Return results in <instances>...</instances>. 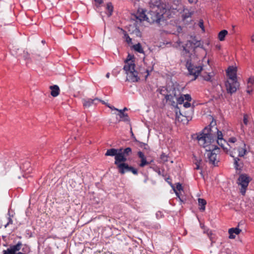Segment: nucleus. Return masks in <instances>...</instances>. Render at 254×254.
I'll return each instance as SVG.
<instances>
[{"label":"nucleus","mask_w":254,"mask_h":254,"mask_svg":"<svg viewBox=\"0 0 254 254\" xmlns=\"http://www.w3.org/2000/svg\"><path fill=\"white\" fill-rule=\"evenodd\" d=\"M215 129L216 130L217 135L216 136L214 137L213 135V131L209 127H205L202 132L199 133L197 137L198 143L201 146L204 148H208L209 147L212 148V146H215L212 144L216 140L217 143L223 147L224 149V143L225 142V140L223 138V135L222 132L219 130L217 128L215 127Z\"/></svg>","instance_id":"obj_1"},{"label":"nucleus","mask_w":254,"mask_h":254,"mask_svg":"<svg viewBox=\"0 0 254 254\" xmlns=\"http://www.w3.org/2000/svg\"><path fill=\"white\" fill-rule=\"evenodd\" d=\"M123 149H119L111 148L108 149L105 153L106 156H115V164L121 174H124L126 172H131L134 175L137 174V170L133 167L129 166L125 162L127 158L122 154Z\"/></svg>","instance_id":"obj_2"},{"label":"nucleus","mask_w":254,"mask_h":254,"mask_svg":"<svg viewBox=\"0 0 254 254\" xmlns=\"http://www.w3.org/2000/svg\"><path fill=\"white\" fill-rule=\"evenodd\" d=\"M228 144L230 147L231 155L237 154L239 157H243L249 152L248 148L245 142L238 139L235 137L229 138Z\"/></svg>","instance_id":"obj_3"},{"label":"nucleus","mask_w":254,"mask_h":254,"mask_svg":"<svg viewBox=\"0 0 254 254\" xmlns=\"http://www.w3.org/2000/svg\"><path fill=\"white\" fill-rule=\"evenodd\" d=\"M134 59L133 56L129 54L125 61L124 66V70L127 74V80L132 82H137L139 79L138 72L135 69Z\"/></svg>","instance_id":"obj_4"},{"label":"nucleus","mask_w":254,"mask_h":254,"mask_svg":"<svg viewBox=\"0 0 254 254\" xmlns=\"http://www.w3.org/2000/svg\"><path fill=\"white\" fill-rule=\"evenodd\" d=\"M150 18H147L146 20L149 23H159L162 20L171 16L170 9L163 7H158L156 11H151L149 13Z\"/></svg>","instance_id":"obj_5"},{"label":"nucleus","mask_w":254,"mask_h":254,"mask_svg":"<svg viewBox=\"0 0 254 254\" xmlns=\"http://www.w3.org/2000/svg\"><path fill=\"white\" fill-rule=\"evenodd\" d=\"M159 93L165 97L167 101L175 103L174 98L177 96L176 90L173 85L161 87L159 89Z\"/></svg>","instance_id":"obj_6"},{"label":"nucleus","mask_w":254,"mask_h":254,"mask_svg":"<svg viewBox=\"0 0 254 254\" xmlns=\"http://www.w3.org/2000/svg\"><path fill=\"white\" fill-rule=\"evenodd\" d=\"M219 152V148H216V146H212V148L209 147V149H206L205 153L206 161L209 163L214 165L217 164L219 162L217 158V154Z\"/></svg>","instance_id":"obj_7"},{"label":"nucleus","mask_w":254,"mask_h":254,"mask_svg":"<svg viewBox=\"0 0 254 254\" xmlns=\"http://www.w3.org/2000/svg\"><path fill=\"white\" fill-rule=\"evenodd\" d=\"M203 65H201L200 64H195L191 60L188 61L186 63V67L190 74L194 76V79L197 78L201 71L203 69Z\"/></svg>","instance_id":"obj_8"},{"label":"nucleus","mask_w":254,"mask_h":254,"mask_svg":"<svg viewBox=\"0 0 254 254\" xmlns=\"http://www.w3.org/2000/svg\"><path fill=\"white\" fill-rule=\"evenodd\" d=\"M249 182V178L245 175H241L238 179V183L241 187L240 191L243 195L245 194Z\"/></svg>","instance_id":"obj_9"},{"label":"nucleus","mask_w":254,"mask_h":254,"mask_svg":"<svg viewBox=\"0 0 254 254\" xmlns=\"http://www.w3.org/2000/svg\"><path fill=\"white\" fill-rule=\"evenodd\" d=\"M225 86L227 92L232 94L236 92L239 86V83L237 80H227L225 82Z\"/></svg>","instance_id":"obj_10"},{"label":"nucleus","mask_w":254,"mask_h":254,"mask_svg":"<svg viewBox=\"0 0 254 254\" xmlns=\"http://www.w3.org/2000/svg\"><path fill=\"white\" fill-rule=\"evenodd\" d=\"M21 245V243L19 242L15 245L11 246L7 250L3 251V254H25L21 252L16 254L17 252L20 250Z\"/></svg>","instance_id":"obj_11"},{"label":"nucleus","mask_w":254,"mask_h":254,"mask_svg":"<svg viewBox=\"0 0 254 254\" xmlns=\"http://www.w3.org/2000/svg\"><path fill=\"white\" fill-rule=\"evenodd\" d=\"M200 76L202 79L207 81H211V78L214 74L213 72H210V69L206 66L204 65L203 69L201 71Z\"/></svg>","instance_id":"obj_12"},{"label":"nucleus","mask_w":254,"mask_h":254,"mask_svg":"<svg viewBox=\"0 0 254 254\" xmlns=\"http://www.w3.org/2000/svg\"><path fill=\"white\" fill-rule=\"evenodd\" d=\"M227 75L228 76L227 80H237V67L229 66L227 70Z\"/></svg>","instance_id":"obj_13"},{"label":"nucleus","mask_w":254,"mask_h":254,"mask_svg":"<svg viewBox=\"0 0 254 254\" xmlns=\"http://www.w3.org/2000/svg\"><path fill=\"white\" fill-rule=\"evenodd\" d=\"M21 169L22 171L24 173L23 177L24 178L27 177L26 175L30 174L32 171V168L31 167L30 162L26 161L23 163L21 166Z\"/></svg>","instance_id":"obj_14"},{"label":"nucleus","mask_w":254,"mask_h":254,"mask_svg":"<svg viewBox=\"0 0 254 254\" xmlns=\"http://www.w3.org/2000/svg\"><path fill=\"white\" fill-rule=\"evenodd\" d=\"M137 155L140 159V163L139 165L140 167H143L150 163V162L147 161L145 156L141 151H138L137 152Z\"/></svg>","instance_id":"obj_15"},{"label":"nucleus","mask_w":254,"mask_h":254,"mask_svg":"<svg viewBox=\"0 0 254 254\" xmlns=\"http://www.w3.org/2000/svg\"><path fill=\"white\" fill-rule=\"evenodd\" d=\"M242 230L238 227L231 228L229 229L228 233L229 234V238L231 239H234L236 238V235H239Z\"/></svg>","instance_id":"obj_16"},{"label":"nucleus","mask_w":254,"mask_h":254,"mask_svg":"<svg viewBox=\"0 0 254 254\" xmlns=\"http://www.w3.org/2000/svg\"><path fill=\"white\" fill-rule=\"evenodd\" d=\"M49 88L50 89V94L53 97H56L60 93V89L58 85H54L50 86Z\"/></svg>","instance_id":"obj_17"},{"label":"nucleus","mask_w":254,"mask_h":254,"mask_svg":"<svg viewBox=\"0 0 254 254\" xmlns=\"http://www.w3.org/2000/svg\"><path fill=\"white\" fill-rule=\"evenodd\" d=\"M233 157H234V167L236 170H241L243 167V161L238 157H235L233 155H231Z\"/></svg>","instance_id":"obj_18"},{"label":"nucleus","mask_w":254,"mask_h":254,"mask_svg":"<svg viewBox=\"0 0 254 254\" xmlns=\"http://www.w3.org/2000/svg\"><path fill=\"white\" fill-rule=\"evenodd\" d=\"M135 17L137 20H138L139 22H141L142 21L146 20L147 16L145 13V11L143 10H141V11L138 10L136 14ZM137 22V21H136Z\"/></svg>","instance_id":"obj_19"},{"label":"nucleus","mask_w":254,"mask_h":254,"mask_svg":"<svg viewBox=\"0 0 254 254\" xmlns=\"http://www.w3.org/2000/svg\"><path fill=\"white\" fill-rule=\"evenodd\" d=\"M98 98H95L94 99H87L86 100L84 99L83 100V104L84 107L88 108L91 106L92 104H97L96 101H98Z\"/></svg>","instance_id":"obj_20"},{"label":"nucleus","mask_w":254,"mask_h":254,"mask_svg":"<svg viewBox=\"0 0 254 254\" xmlns=\"http://www.w3.org/2000/svg\"><path fill=\"white\" fill-rule=\"evenodd\" d=\"M198 202L199 206H200V210L202 211L205 210V205L206 204V201L205 199L203 198H198Z\"/></svg>","instance_id":"obj_21"},{"label":"nucleus","mask_w":254,"mask_h":254,"mask_svg":"<svg viewBox=\"0 0 254 254\" xmlns=\"http://www.w3.org/2000/svg\"><path fill=\"white\" fill-rule=\"evenodd\" d=\"M228 31L226 30L221 31L218 34V39L220 41H222L225 39V36L227 35Z\"/></svg>","instance_id":"obj_22"},{"label":"nucleus","mask_w":254,"mask_h":254,"mask_svg":"<svg viewBox=\"0 0 254 254\" xmlns=\"http://www.w3.org/2000/svg\"><path fill=\"white\" fill-rule=\"evenodd\" d=\"M133 48L134 51L139 53H143V49L140 43H138L133 46Z\"/></svg>","instance_id":"obj_23"},{"label":"nucleus","mask_w":254,"mask_h":254,"mask_svg":"<svg viewBox=\"0 0 254 254\" xmlns=\"http://www.w3.org/2000/svg\"><path fill=\"white\" fill-rule=\"evenodd\" d=\"M184 14H183V18L184 19H186L188 18L191 17L192 13L188 9L184 10Z\"/></svg>","instance_id":"obj_24"},{"label":"nucleus","mask_w":254,"mask_h":254,"mask_svg":"<svg viewBox=\"0 0 254 254\" xmlns=\"http://www.w3.org/2000/svg\"><path fill=\"white\" fill-rule=\"evenodd\" d=\"M107 9L108 10L109 12L107 14L108 16H110L113 11V6L111 2H109L107 4Z\"/></svg>","instance_id":"obj_25"},{"label":"nucleus","mask_w":254,"mask_h":254,"mask_svg":"<svg viewBox=\"0 0 254 254\" xmlns=\"http://www.w3.org/2000/svg\"><path fill=\"white\" fill-rule=\"evenodd\" d=\"M254 85V76H251L249 78L247 81V87L249 88L253 87Z\"/></svg>","instance_id":"obj_26"},{"label":"nucleus","mask_w":254,"mask_h":254,"mask_svg":"<svg viewBox=\"0 0 254 254\" xmlns=\"http://www.w3.org/2000/svg\"><path fill=\"white\" fill-rule=\"evenodd\" d=\"M131 152V149L130 147H127L124 149L123 152L122 151V154L127 158V156L130 155Z\"/></svg>","instance_id":"obj_27"},{"label":"nucleus","mask_w":254,"mask_h":254,"mask_svg":"<svg viewBox=\"0 0 254 254\" xmlns=\"http://www.w3.org/2000/svg\"><path fill=\"white\" fill-rule=\"evenodd\" d=\"M221 254H235V253L231 249L226 248L221 252Z\"/></svg>","instance_id":"obj_28"},{"label":"nucleus","mask_w":254,"mask_h":254,"mask_svg":"<svg viewBox=\"0 0 254 254\" xmlns=\"http://www.w3.org/2000/svg\"><path fill=\"white\" fill-rule=\"evenodd\" d=\"M119 116L121 119L123 120L124 121H128L129 120L128 115L126 113H122L121 114H119Z\"/></svg>","instance_id":"obj_29"},{"label":"nucleus","mask_w":254,"mask_h":254,"mask_svg":"<svg viewBox=\"0 0 254 254\" xmlns=\"http://www.w3.org/2000/svg\"><path fill=\"white\" fill-rule=\"evenodd\" d=\"M168 156L164 153H162L160 156V159L163 162H166L168 161Z\"/></svg>","instance_id":"obj_30"},{"label":"nucleus","mask_w":254,"mask_h":254,"mask_svg":"<svg viewBox=\"0 0 254 254\" xmlns=\"http://www.w3.org/2000/svg\"><path fill=\"white\" fill-rule=\"evenodd\" d=\"M249 116L247 114H244L243 116V122L244 125L247 126L249 123Z\"/></svg>","instance_id":"obj_31"},{"label":"nucleus","mask_w":254,"mask_h":254,"mask_svg":"<svg viewBox=\"0 0 254 254\" xmlns=\"http://www.w3.org/2000/svg\"><path fill=\"white\" fill-rule=\"evenodd\" d=\"M177 103L180 105L183 104L185 102V98L183 95L177 98Z\"/></svg>","instance_id":"obj_32"},{"label":"nucleus","mask_w":254,"mask_h":254,"mask_svg":"<svg viewBox=\"0 0 254 254\" xmlns=\"http://www.w3.org/2000/svg\"><path fill=\"white\" fill-rule=\"evenodd\" d=\"M124 38L126 39V42L128 44H130L131 43V39L129 37V35L126 32H125L124 33Z\"/></svg>","instance_id":"obj_33"},{"label":"nucleus","mask_w":254,"mask_h":254,"mask_svg":"<svg viewBox=\"0 0 254 254\" xmlns=\"http://www.w3.org/2000/svg\"><path fill=\"white\" fill-rule=\"evenodd\" d=\"M185 100H186V101L190 102L191 100V97L190 94H185L183 95Z\"/></svg>","instance_id":"obj_34"},{"label":"nucleus","mask_w":254,"mask_h":254,"mask_svg":"<svg viewBox=\"0 0 254 254\" xmlns=\"http://www.w3.org/2000/svg\"><path fill=\"white\" fill-rule=\"evenodd\" d=\"M183 104V107L184 108H190V106H191V104L190 103V102H188V101L184 102Z\"/></svg>","instance_id":"obj_35"},{"label":"nucleus","mask_w":254,"mask_h":254,"mask_svg":"<svg viewBox=\"0 0 254 254\" xmlns=\"http://www.w3.org/2000/svg\"><path fill=\"white\" fill-rule=\"evenodd\" d=\"M201 160L197 161L195 163V167H194V169L199 170L200 169V164Z\"/></svg>","instance_id":"obj_36"},{"label":"nucleus","mask_w":254,"mask_h":254,"mask_svg":"<svg viewBox=\"0 0 254 254\" xmlns=\"http://www.w3.org/2000/svg\"><path fill=\"white\" fill-rule=\"evenodd\" d=\"M139 146L140 147H143L145 149H148V147L147 144L142 143V142H139Z\"/></svg>","instance_id":"obj_37"},{"label":"nucleus","mask_w":254,"mask_h":254,"mask_svg":"<svg viewBox=\"0 0 254 254\" xmlns=\"http://www.w3.org/2000/svg\"><path fill=\"white\" fill-rule=\"evenodd\" d=\"M12 222V219L10 218V216H9V217L8 218V222L6 223V224L4 225V228H6L7 227V226L9 224H11Z\"/></svg>","instance_id":"obj_38"},{"label":"nucleus","mask_w":254,"mask_h":254,"mask_svg":"<svg viewBox=\"0 0 254 254\" xmlns=\"http://www.w3.org/2000/svg\"><path fill=\"white\" fill-rule=\"evenodd\" d=\"M199 26L201 28L203 31H204V27L203 26V22L202 20H200L198 23Z\"/></svg>","instance_id":"obj_39"},{"label":"nucleus","mask_w":254,"mask_h":254,"mask_svg":"<svg viewBox=\"0 0 254 254\" xmlns=\"http://www.w3.org/2000/svg\"><path fill=\"white\" fill-rule=\"evenodd\" d=\"M176 189L178 190H183V188H182V186L181 185V184L178 183L177 185H176Z\"/></svg>","instance_id":"obj_40"},{"label":"nucleus","mask_w":254,"mask_h":254,"mask_svg":"<svg viewBox=\"0 0 254 254\" xmlns=\"http://www.w3.org/2000/svg\"><path fill=\"white\" fill-rule=\"evenodd\" d=\"M253 87L249 88L248 87H247V89L246 91L248 94H251L253 92Z\"/></svg>","instance_id":"obj_41"},{"label":"nucleus","mask_w":254,"mask_h":254,"mask_svg":"<svg viewBox=\"0 0 254 254\" xmlns=\"http://www.w3.org/2000/svg\"><path fill=\"white\" fill-rule=\"evenodd\" d=\"M106 106L111 109L112 110L118 111V109L114 107V106H110V104H106Z\"/></svg>","instance_id":"obj_42"},{"label":"nucleus","mask_w":254,"mask_h":254,"mask_svg":"<svg viewBox=\"0 0 254 254\" xmlns=\"http://www.w3.org/2000/svg\"><path fill=\"white\" fill-rule=\"evenodd\" d=\"M205 233H206L210 239H211V235L212 234V232L211 231L207 230Z\"/></svg>","instance_id":"obj_43"},{"label":"nucleus","mask_w":254,"mask_h":254,"mask_svg":"<svg viewBox=\"0 0 254 254\" xmlns=\"http://www.w3.org/2000/svg\"><path fill=\"white\" fill-rule=\"evenodd\" d=\"M189 53V51L186 49V47H184V49H183V54L184 55L185 54H187L188 53Z\"/></svg>","instance_id":"obj_44"},{"label":"nucleus","mask_w":254,"mask_h":254,"mask_svg":"<svg viewBox=\"0 0 254 254\" xmlns=\"http://www.w3.org/2000/svg\"><path fill=\"white\" fill-rule=\"evenodd\" d=\"M98 4H100L103 3V0H94Z\"/></svg>","instance_id":"obj_45"},{"label":"nucleus","mask_w":254,"mask_h":254,"mask_svg":"<svg viewBox=\"0 0 254 254\" xmlns=\"http://www.w3.org/2000/svg\"><path fill=\"white\" fill-rule=\"evenodd\" d=\"M99 101L101 102L103 104H104L106 106V104H109L108 103H106L104 101L102 100H100V99H98V100L96 101V102H99Z\"/></svg>","instance_id":"obj_46"},{"label":"nucleus","mask_w":254,"mask_h":254,"mask_svg":"<svg viewBox=\"0 0 254 254\" xmlns=\"http://www.w3.org/2000/svg\"><path fill=\"white\" fill-rule=\"evenodd\" d=\"M188 1L191 4L193 3H196L197 0H188Z\"/></svg>","instance_id":"obj_47"},{"label":"nucleus","mask_w":254,"mask_h":254,"mask_svg":"<svg viewBox=\"0 0 254 254\" xmlns=\"http://www.w3.org/2000/svg\"><path fill=\"white\" fill-rule=\"evenodd\" d=\"M241 129L242 132H244V130H245L244 126L242 124H241Z\"/></svg>","instance_id":"obj_48"},{"label":"nucleus","mask_w":254,"mask_h":254,"mask_svg":"<svg viewBox=\"0 0 254 254\" xmlns=\"http://www.w3.org/2000/svg\"><path fill=\"white\" fill-rule=\"evenodd\" d=\"M119 112V114H121L122 113H124V111L123 110H119L118 109V111Z\"/></svg>","instance_id":"obj_49"},{"label":"nucleus","mask_w":254,"mask_h":254,"mask_svg":"<svg viewBox=\"0 0 254 254\" xmlns=\"http://www.w3.org/2000/svg\"><path fill=\"white\" fill-rule=\"evenodd\" d=\"M216 124L215 122H213V121L210 123V126H212V125L215 126Z\"/></svg>","instance_id":"obj_50"},{"label":"nucleus","mask_w":254,"mask_h":254,"mask_svg":"<svg viewBox=\"0 0 254 254\" xmlns=\"http://www.w3.org/2000/svg\"><path fill=\"white\" fill-rule=\"evenodd\" d=\"M159 214H161V212L160 211H158L156 213V216L157 217H158Z\"/></svg>","instance_id":"obj_51"},{"label":"nucleus","mask_w":254,"mask_h":254,"mask_svg":"<svg viewBox=\"0 0 254 254\" xmlns=\"http://www.w3.org/2000/svg\"><path fill=\"white\" fill-rule=\"evenodd\" d=\"M110 73L108 72L106 75V77L108 78L110 77Z\"/></svg>","instance_id":"obj_52"},{"label":"nucleus","mask_w":254,"mask_h":254,"mask_svg":"<svg viewBox=\"0 0 254 254\" xmlns=\"http://www.w3.org/2000/svg\"><path fill=\"white\" fill-rule=\"evenodd\" d=\"M207 64H208L209 67L210 68V66L209 65V60H207Z\"/></svg>","instance_id":"obj_53"},{"label":"nucleus","mask_w":254,"mask_h":254,"mask_svg":"<svg viewBox=\"0 0 254 254\" xmlns=\"http://www.w3.org/2000/svg\"><path fill=\"white\" fill-rule=\"evenodd\" d=\"M251 40L252 41H254V36L253 35L252 37H251Z\"/></svg>","instance_id":"obj_54"},{"label":"nucleus","mask_w":254,"mask_h":254,"mask_svg":"<svg viewBox=\"0 0 254 254\" xmlns=\"http://www.w3.org/2000/svg\"><path fill=\"white\" fill-rule=\"evenodd\" d=\"M146 72H147V74L146 75V77H147L148 76V75H149V73H148V70H146Z\"/></svg>","instance_id":"obj_55"},{"label":"nucleus","mask_w":254,"mask_h":254,"mask_svg":"<svg viewBox=\"0 0 254 254\" xmlns=\"http://www.w3.org/2000/svg\"><path fill=\"white\" fill-rule=\"evenodd\" d=\"M123 110H124V111H125L127 110V109L126 107H125L124 108Z\"/></svg>","instance_id":"obj_56"},{"label":"nucleus","mask_w":254,"mask_h":254,"mask_svg":"<svg viewBox=\"0 0 254 254\" xmlns=\"http://www.w3.org/2000/svg\"><path fill=\"white\" fill-rule=\"evenodd\" d=\"M131 135H132V136H133V132H132V130H131Z\"/></svg>","instance_id":"obj_57"},{"label":"nucleus","mask_w":254,"mask_h":254,"mask_svg":"<svg viewBox=\"0 0 254 254\" xmlns=\"http://www.w3.org/2000/svg\"><path fill=\"white\" fill-rule=\"evenodd\" d=\"M158 173L159 174H160V171H159Z\"/></svg>","instance_id":"obj_58"},{"label":"nucleus","mask_w":254,"mask_h":254,"mask_svg":"<svg viewBox=\"0 0 254 254\" xmlns=\"http://www.w3.org/2000/svg\"><path fill=\"white\" fill-rule=\"evenodd\" d=\"M8 214L10 215V211H8Z\"/></svg>","instance_id":"obj_59"},{"label":"nucleus","mask_w":254,"mask_h":254,"mask_svg":"<svg viewBox=\"0 0 254 254\" xmlns=\"http://www.w3.org/2000/svg\"><path fill=\"white\" fill-rule=\"evenodd\" d=\"M42 43H45V41H42Z\"/></svg>","instance_id":"obj_60"}]
</instances>
